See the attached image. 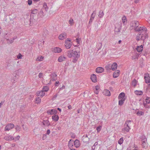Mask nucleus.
Segmentation results:
<instances>
[{"label":"nucleus","mask_w":150,"mask_h":150,"mask_svg":"<svg viewBox=\"0 0 150 150\" xmlns=\"http://www.w3.org/2000/svg\"><path fill=\"white\" fill-rule=\"evenodd\" d=\"M4 102V101H1V103H0V108H1V105H3Z\"/></svg>","instance_id":"nucleus-55"},{"label":"nucleus","mask_w":150,"mask_h":150,"mask_svg":"<svg viewBox=\"0 0 150 150\" xmlns=\"http://www.w3.org/2000/svg\"><path fill=\"white\" fill-rule=\"evenodd\" d=\"M101 126H99L98 127L96 128V130L98 132H99L101 129Z\"/></svg>","instance_id":"nucleus-44"},{"label":"nucleus","mask_w":150,"mask_h":150,"mask_svg":"<svg viewBox=\"0 0 150 150\" xmlns=\"http://www.w3.org/2000/svg\"><path fill=\"white\" fill-rule=\"evenodd\" d=\"M47 137V135L46 134H44L42 137V139L43 140H45Z\"/></svg>","instance_id":"nucleus-52"},{"label":"nucleus","mask_w":150,"mask_h":150,"mask_svg":"<svg viewBox=\"0 0 150 150\" xmlns=\"http://www.w3.org/2000/svg\"><path fill=\"white\" fill-rule=\"evenodd\" d=\"M71 137L73 139L75 137V135L73 133L71 134Z\"/></svg>","instance_id":"nucleus-53"},{"label":"nucleus","mask_w":150,"mask_h":150,"mask_svg":"<svg viewBox=\"0 0 150 150\" xmlns=\"http://www.w3.org/2000/svg\"><path fill=\"white\" fill-rule=\"evenodd\" d=\"M13 81H12L14 83H15L16 81L17 80V78L16 76H15L14 78L12 80Z\"/></svg>","instance_id":"nucleus-51"},{"label":"nucleus","mask_w":150,"mask_h":150,"mask_svg":"<svg viewBox=\"0 0 150 150\" xmlns=\"http://www.w3.org/2000/svg\"><path fill=\"white\" fill-rule=\"evenodd\" d=\"M96 15V11H94L93 13L91 14V16L89 20V24H90L92 23Z\"/></svg>","instance_id":"nucleus-7"},{"label":"nucleus","mask_w":150,"mask_h":150,"mask_svg":"<svg viewBox=\"0 0 150 150\" xmlns=\"http://www.w3.org/2000/svg\"><path fill=\"white\" fill-rule=\"evenodd\" d=\"M4 139L6 141H11L14 140V138L11 135H7L5 136L4 137Z\"/></svg>","instance_id":"nucleus-9"},{"label":"nucleus","mask_w":150,"mask_h":150,"mask_svg":"<svg viewBox=\"0 0 150 150\" xmlns=\"http://www.w3.org/2000/svg\"><path fill=\"white\" fill-rule=\"evenodd\" d=\"M125 99L124 98H122L119 101V105H122Z\"/></svg>","instance_id":"nucleus-32"},{"label":"nucleus","mask_w":150,"mask_h":150,"mask_svg":"<svg viewBox=\"0 0 150 150\" xmlns=\"http://www.w3.org/2000/svg\"><path fill=\"white\" fill-rule=\"evenodd\" d=\"M131 122V120H127L126 121V122L124 126H126L127 127H130V125L129 124V123H130Z\"/></svg>","instance_id":"nucleus-22"},{"label":"nucleus","mask_w":150,"mask_h":150,"mask_svg":"<svg viewBox=\"0 0 150 150\" xmlns=\"http://www.w3.org/2000/svg\"><path fill=\"white\" fill-rule=\"evenodd\" d=\"M148 23L150 24V17L148 19Z\"/></svg>","instance_id":"nucleus-64"},{"label":"nucleus","mask_w":150,"mask_h":150,"mask_svg":"<svg viewBox=\"0 0 150 150\" xmlns=\"http://www.w3.org/2000/svg\"><path fill=\"white\" fill-rule=\"evenodd\" d=\"M137 114L139 116L142 115H143L144 112L142 111H139L137 112Z\"/></svg>","instance_id":"nucleus-48"},{"label":"nucleus","mask_w":150,"mask_h":150,"mask_svg":"<svg viewBox=\"0 0 150 150\" xmlns=\"http://www.w3.org/2000/svg\"><path fill=\"white\" fill-rule=\"evenodd\" d=\"M67 37V34L66 33H63L61 34L59 36V38L60 40H63Z\"/></svg>","instance_id":"nucleus-10"},{"label":"nucleus","mask_w":150,"mask_h":150,"mask_svg":"<svg viewBox=\"0 0 150 150\" xmlns=\"http://www.w3.org/2000/svg\"><path fill=\"white\" fill-rule=\"evenodd\" d=\"M42 74L40 73L39 74L38 76L39 78H41L42 77Z\"/></svg>","instance_id":"nucleus-54"},{"label":"nucleus","mask_w":150,"mask_h":150,"mask_svg":"<svg viewBox=\"0 0 150 150\" xmlns=\"http://www.w3.org/2000/svg\"><path fill=\"white\" fill-rule=\"evenodd\" d=\"M74 144L76 147H79L80 145L79 141L77 139L75 140L74 142Z\"/></svg>","instance_id":"nucleus-19"},{"label":"nucleus","mask_w":150,"mask_h":150,"mask_svg":"<svg viewBox=\"0 0 150 150\" xmlns=\"http://www.w3.org/2000/svg\"><path fill=\"white\" fill-rule=\"evenodd\" d=\"M147 103L149 104L150 103V97H147L146 99Z\"/></svg>","instance_id":"nucleus-47"},{"label":"nucleus","mask_w":150,"mask_h":150,"mask_svg":"<svg viewBox=\"0 0 150 150\" xmlns=\"http://www.w3.org/2000/svg\"><path fill=\"white\" fill-rule=\"evenodd\" d=\"M37 95L38 96H40V97H42L45 95V93L43 91H41L38 92L37 93Z\"/></svg>","instance_id":"nucleus-16"},{"label":"nucleus","mask_w":150,"mask_h":150,"mask_svg":"<svg viewBox=\"0 0 150 150\" xmlns=\"http://www.w3.org/2000/svg\"><path fill=\"white\" fill-rule=\"evenodd\" d=\"M122 22L123 23H125L127 21L126 18L125 16H124L122 18Z\"/></svg>","instance_id":"nucleus-43"},{"label":"nucleus","mask_w":150,"mask_h":150,"mask_svg":"<svg viewBox=\"0 0 150 150\" xmlns=\"http://www.w3.org/2000/svg\"><path fill=\"white\" fill-rule=\"evenodd\" d=\"M135 94L137 95H141L142 94L143 92L141 91H135L134 92Z\"/></svg>","instance_id":"nucleus-26"},{"label":"nucleus","mask_w":150,"mask_h":150,"mask_svg":"<svg viewBox=\"0 0 150 150\" xmlns=\"http://www.w3.org/2000/svg\"><path fill=\"white\" fill-rule=\"evenodd\" d=\"M123 142V138L121 137V138L118 141V143L119 144L121 145L122 144Z\"/></svg>","instance_id":"nucleus-38"},{"label":"nucleus","mask_w":150,"mask_h":150,"mask_svg":"<svg viewBox=\"0 0 150 150\" xmlns=\"http://www.w3.org/2000/svg\"><path fill=\"white\" fill-rule=\"evenodd\" d=\"M59 83V81H57L55 83V86H57L58 85H57V84H58Z\"/></svg>","instance_id":"nucleus-60"},{"label":"nucleus","mask_w":150,"mask_h":150,"mask_svg":"<svg viewBox=\"0 0 150 150\" xmlns=\"http://www.w3.org/2000/svg\"><path fill=\"white\" fill-rule=\"evenodd\" d=\"M57 76V74L55 73H53L51 74V77L52 78L53 81H55V79Z\"/></svg>","instance_id":"nucleus-30"},{"label":"nucleus","mask_w":150,"mask_h":150,"mask_svg":"<svg viewBox=\"0 0 150 150\" xmlns=\"http://www.w3.org/2000/svg\"><path fill=\"white\" fill-rule=\"evenodd\" d=\"M103 93L106 96H109L111 95L110 91L107 89H105L103 91Z\"/></svg>","instance_id":"nucleus-17"},{"label":"nucleus","mask_w":150,"mask_h":150,"mask_svg":"<svg viewBox=\"0 0 150 150\" xmlns=\"http://www.w3.org/2000/svg\"><path fill=\"white\" fill-rule=\"evenodd\" d=\"M57 94H56V95H55L53 97L52 99H55L56 98V97H57Z\"/></svg>","instance_id":"nucleus-57"},{"label":"nucleus","mask_w":150,"mask_h":150,"mask_svg":"<svg viewBox=\"0 0 150 150\" xmlns=\"http://www.w3.org/2000/svg\"><path fill=\"white\" fill-rule=\"evenodd\" d=\"M75 41L76 42H77L78 43H79V39L78 38H77L76 40H75Z\"/></svg>","instance_id":"nucleus-62"},{"label":"nucleus","mask_w":150,"mask_h":150,"mask_svg":"<svg viewBox=\"0 0 150 150\" xmlns=\"http://www.w3.org/2000/svg\"><path fill=\"white\" fill-rule=\"evenodd\" d=\"M140 139H141V141H142L143 140H147V139L146 138L145 136L144 135H142L140 136Z\"/></svg>","instance_id":"nucleus-34"},{"label":"nucleus","mask_w":150,"mask_h":150,"mask_svg":"<svg viewBox=\"0 0 150 150\" xmlns=\"http://www.w3.org/2000/svg\"><path fill=\"white\" fill-rule=\"evenodd\" d=\"M36 103L37 104L40 103L41 101V99L39 97L37 98L36 99Z\"/></svg>","instance_id":"nucleus-37"},{"label":"nucleus","mask_w":150,"mask_h":150,"mask_svg":"<svg viewBox=\"0 0 150 150\" xmlns=\"http://www.w3.org/2000/svg\"><path fill=\"white\" fill-rule=\"evenodd\" d=\"M71 139H70L68 142V146L70 149H71L73 146V143L71 142Z\"/></svg>","instance_id":"nucleus-31"},{"label":"nucleus","mask_w":150,"mask_h":150,"mask_svg":"<svg viewBox=\"0 0 150 150\" xmlns=\"http://www.w3.org/2000/svg\"><path fill=\"white\" fill-rule=\"evenodd\" d=\"M14 127V125L13 123L8 124L5 127V130L9 131L10 130L13 128Z\"/></svg>","instance_id":"nucleus-5"},{"label":"nucleus","mask_w":150,"mask_h":150,"mask_svg":"<svg viewBox=\"0 0 150 150\" xmlns=\"http://www.w3.org/2000/svg\"><path fill=\"white\" fill-rule=\"evenodd\" d=\"M49 89V88L47 86H44L42 88L43 91L44 92H47L48 91Z\"/></svg>","instance_id":"nucleus-35"},{"label":"nucleus","mask_w":150,"mask_h":150,"mask_svg":"<svg viewBox=\"0 0 150 150\" xmlns=\"http://www.w3.org/2000/svg\"><path fill=\"white\" fill-rule=\"evenodd\" d=\"M144 78L146 83H149V85H150V79L149 77L144 76Z\"/></svg>","instance_id":"nucleus-23"},{"label":"nucleus","mask_w":150,"mask_h":150,"mask_svg":"<svg viewBox=\"0 0 150 150\" xmlns=\"http://www.w3.org/2000/svg\"><path fill=\"white\" fill-rule=\"evenodd\" d=\"M139 0H135L134 1V3L136 4H137L139 2Z\"/></svg>","instance_id":"nucleus-63"},{"label":"nucleus","mask_w":150,"mask_h":150,"mask_svg":"<svg viewBox=\"0 0 150 150\" xmlns=\"http://www.w3.org/2000/svg\"><path fill=\"white\" fill-rule=\"evenodd\" d=\"M22 55L20 53H19L17 56V57L18 59H21L22 58Z\"/></svg>","instance_id":"nucleus-49"},{"label":"nucleus","mask_w":150,"mask_h":150,"mask_svg":"<svg viewBox=\"0 0 150 150\" xmlns=\"http://www.w3.org/2000/svg\"><path fill=\"white\" fill-rule=\"evenodd\" d=\"M47 113L48 115H52L56 114L57 113V111L55 109L50 110L47 111Z\"/></svg>","instance_id":"nucleus-8"},{"label":"nucleus","mask_w":150,"mask_h":150,"mask_svg":"<svg viewBox=\"0 0 150 150\" xmlns=\"http://www.w3.org/2000/svg\"><path fill=\"white\" fill-rule=\"evenodd\" d=\"M121 25L122 23H121L117 24L116 25L115 29V34H119L120 30L121 29Z\"/></svg>","instance_id":"nucleus-3"},{"label":"nucleus","mask_w":150,"mask_h":150,"mask_svg":"<svg viewBox=\"0 0 150 150\" xmlns=\"http://www.w3.org/2000/svg\"><path fill=\"white\" fill-rule=\"evenodd\" d=\"M94 93L96 94H98V90H94Z\"/></svg>","instance_id":"nucleus-61"},{"label":"nucleus","mask_w":150,"mask_h":150,"mask_svg":"<svg viewBox=\"0 0 150 150\" xmlns=\"http://www.w3.org/2000/svg\"><path fill=\"white\" fill-rule=\"evenodd\" d=\"M38 10L36 9H34L31 10V13L33 14H35L37 13L38 12Z\"/></svg>","instance_id":"nucleus-39"},{"label":"nucleus","mask_w":150,"mask_h":150,"mask_svg":"<svg viewBox=\"0 0 150 150\" xmlns=\"http://www.w3.org/2000/svg\"><path fill=\"white\" fill-rule=\"evenodd\" d=\"M106 70L109 71L111 69V65L110 64H108L106 65L105 67Z\"/></svg>","instance_id":"nucleus-27"},{"label":"nucleus","mask_w":150,"mask_h":150,"mask_svg":"<svg viewBox=\"0 0 150 150\" xmlns=\"http://www.w3.org/2000/svg\"><path fill=\"white\" fill-rule=\"evenodd\" d=\"M91 79L93 82H96L97 81L96 76L95 74H93L91 75Z\"/></svg>","instance_id":"nucleus-12"},{"label":"nucleus","mask_w":150,"mask_h":150,"mask_svg":"<svg viewBox=\"0 0 150 150\" xmlns=\"http://www.w3.org/2000/svg\"><path fill=\"white\" fill-rule=\"evenodd\" d=\"M43 7L45 9L46 11H47V10L48 8L47 6V4L46 3H44Z\"/></svg>","instance_id":"nucleus-46"},{"label":"nucleus","mask_w":150,"mask_h":150,"mask_svg":"<svg viewBox=\"0 0 150 150\" xmlns=\"http://www.w3.org/2000/svg\"><path fill=\"white\" fill-rule=\"evenodd\" d=\"M125 94L124 93H121L119 95L118 98L119 99L124 98H123L125 97Z\"/></svg>","instance_id":"nucleus-28"},{"label":"nucleus","mask_w":150,"mask_h":150,"mask_svg":"<svg viewBox=\"0 0 150 150\" xmlns=\"http://www.w3.org/2000/svg\"><path fill=\"white\" fill-rule=\"evenodd\" d=\"M139 57V54L136 52H134L133 53V56L132 57V59L134 60L136 59H138Z\"/></svg>","instance_id":"nucleus-14"},{"label":"nucleus","mask_w":150,"mask_h":150,"mask_svg":"<svg viewBox=\"0 0 150 150\" xmlns=\"http://www.w3.org/2000/svg\"><path fill=\"white\" fill-rule=\"evenodd\" d=\"M137 81L136 79H134L132 81V85L135 87L136 86L137 84Z\"/></svg>","instance_id":"nucleus-29"},{"label":"nucleus","mask_w":150,"mask_h":150,"mask_svg":"<svg viewBox=\"0 0 150 150\" xmlns=\"http://www.w3.org/2000/svg\"><path fill=\"white\" fill-rule=\"evenodd\" d=\"M52 118L54 121H57L59 119V117L57 115H55L52 116Z\"/></svg>","instance_id":"nucleus-21"},{"label":"nucleus","mask_w":150,"mask_h":150,"mask_svg":"<svg viewBox=\"0 0 150 150\" xmlns=\"http://www.w3.org/2000/svg\"><path fill=\"white\" fill-rule=\"evenodd\" d=\"M145 38H146L143 36V34L142 33L137 34L136 37V40L137 41L139 40L140 39L144 40Z\"/></svg>","instance_id":"nucleus-6"},{"label":"nucleus","mask_w":150,"mask_h":150,"mask_svg":"<svg viewBox=\"0 0 150 150\" xmlns=\"http://www.w3.org/2000/svg\"><path fill=\"white\" fill-rule=\"evenodd\" d=\"M143 49V46L141 45L140 46H137L136 50L138 52H142Z\"/></svg>","instance_id":"nucleus-18"},{"label":"nucleus","mask_w":150,"mask_h":150,"mask_svg":"<svg viewBox=\"0 0 150 150\" xmlns=\"http://www.w3.org/2000/svg\"><path fill=\"white\" fill-rule=\"evenodd\" d=\"M142 145L143 147L145 148L147 146V142L146 143H142Z\"/></svg>","instance_id":"nucleus-45"},{"label":"nucleus","mask_w":150,"mask_h":150,"mask_svg":"<svg viewBox=\"0 0 150 150\" xmlns=\"http://www.w3.org/2000/svg\"><path fill=\"white\" fill-rule=\"evenodd\" d=\"M67 56L69 58L73 57L74 58L72 60V62L75 63L77 61L78 58L80 57V52H79L74 50H70L67 52Z\"/></svg>","instance_id":"nucleus-2"},{"label":"nucleus","mask_w":150,"mask_h":150,"mask_svg":"<svg viewBox=\"0 0 150 150\" xmlns=\"http://www.w3.org/2000/svg\"><path fill=\"white\" fill-rule=\"evenodd\" d=\"M139 22L136 21H132L130 24V26L129 28L130 30H134L135 31H141L145 32L147 30L146 28L141 27H139Z\"/></svg>","instance_id":"nucleus-1"},{"label":"nucleus","mask_w":150,"mask_h":150,"mask_svg":"<svg viewBox=\"0 0 150 150\" xmlns=\"http://www.w3.org/2000/svg\"><path fill=\"white\" fill-rule=\"evenodd\" d=\"M71 40L67 38L65 42V46L67 49H69L71 47L72 42H71Z\"/></svg>","instance_id":"nucleus-4"},{"label":"nucleus","mask_w":150,"mask_h":150,"mask_svg":"<svg viewBox=\"0 0 150 150\" xmlns=\"http://www.w3.org/2000/svg\"><path fill=\"white\" fill-rule=\"evenodd\" d=\"M15 129L16 131H20L21 128L20 126L18 125H16L15 126Z\"/></svg>","instance_id":"nucleus-41"},{"label":"nucleus","mask_w":150,"mask_h":150,"mask_svg":"<svg viewBox=\"0 0 150 150\" xmlns=\"http://www.w3.org/2000/svg\"><path fill=\"white\" fill-rule=\"evenodd\" d=\"M100 87L98 86H96L95 87V90H98L99 89Z\"/></svg>","instance_id":"nucleus-56"},{"label":"nucleus","mask_w":150,"mask_h":150,"mask_svg":"<svg viewBox=\"0 0 150 150\" xmlns=\"http://www.w3.org/2000/svg\"><path fill=\"white\" fill-rule=\"evenodd\" d=\"M120 72V71L119 70H117L115 71L113 74V77L115 78L118 77L119 75Z\"/></svg>","instance_id":"nucleus-15"},{"label":"nucleus","mask_w":150,"mask_h":150,"mask_svg":"<svg viewBox=\"0 0 150 150\" xmlns=\"http://www.w3.org/2000/svg\"><path fill=\"white\" fill-rule=\"evenodd\" d=\"M104 15V13L103 11L102 10H100L99 12V16L100 18H102Z\"/></svg>","instance_id":"nucleus-33"},{"label":"nucleus","mask_w":150,"mask_h":150,"mask_svg":"<svg viewBox=\"0 0 150 150\" xmlns=\"http://www.w3.org/2000/svg\"><path fill=\"white\" fill-rule=\"evenodd\" d=\"M104 69L101 67H98L97 68L96 70V72L98 73H100L104 71Z\"/></svg>","instance_id":"nucleus-11"},{"label":"nucleus","mask_w":150,"mask_h":150,"mask_svg":"<svg viewBox=\"0 0 150 150\" xmlns=\"http://www.w3.org/2000/svg\"><path fill=\"white\" fill-rule=\"evenodd\" d=\"M66 59V57H65L61 56H60L58 58V61L59 62H62L64 61Z\"/></svg>","instance_id":"nucleus-24"},{"label":"nucleus","mask_w":150,"mask_h":150,"mask_svg":"<svg viewBox=\"0 0 150 150\" xmlns=\"http://www.w3.org/2000/svg\"><path fill=\"white\" fill-rule=\"evenodd\" d=\"M117 65L116 63H114L111 65V69L112 71H115L117 69Z\"/></svg>","instance_id":"nucleus-13"},{"label":"nucleus","mask_w":150,"mask_h":150,"mask_svg":"<svg viewBox=\"0 0 150 150\" xmlns=\"http://www.w3.org/2000/svg\"><path fill=\"white\" fill-rule=\"evenodd\" d=\"M62 50L59 47H56L54 48L53 50V52L55 53H59L61 52Z\"/></svg>","instance_id":"nucleus-20"},{"label":"nucleus","mask_w":150,"mask_h":150,"mask_svg":"<svg viewBox=\"0 0 150 150\" xmlns=\"http://www.w3.org/2000/svg\"><path fill=\"white\" fill-rule=\"evenodd\" d=\"M124 127V130L127 132H129V130L130 129V127H127L126 126ZM123 129H122V130H123Z\"/></svg>","instance_id":"nucleus-42"},{"label":"nucleus","mask_w":150,"mask_h":150,"mask_svg":"<svg viewBox=\"0 0 150 150\" xmlns=\"http://www.w3.org/2000/svg\"><path fill=\"white\" fill-rule=\"evenodd\" d=\"M43 57L42 56H39L37 57L36 60L40 62L41 61L43 60Z\"/></svg>","instance_id":"nucleus-36"},{"label":"nucleus","mask_w":150,"mask_h":150,"mask_svg":"<svg viewBox=\"0 0 150 150\" xmlns=\"http://www.w3.org/2000/svg\"><path fill=\"white\" fill-rule=\"evenodd\" d=\"M28 4L30 5L32 4V0H28Z\"/></svg>","instance_id":"nucleus-50"},{"label":"nucleus","mask_w":150,"mask_h":150,"mask_svg":"<svg viewBox=\"0 0 150 150\" xmlns=\"http://www.w3.org/2000/svg\"><path fill=\"white\" fill-rule=\"evenodd\" d=\"M42 124L44 125H47L48 126H49L50 125V124L49 123V121L48 120H43L42 122Z\"/></svg>","instance_id":"nucleus-25"},{"label":"nucleus","mask_w":150,"mask_h":150,"mask_svg":"<svg viewBox=\"0 0 150 150\" xmlns=\"http://www.w3.org/2000/svg\"><path fill=\"white\" fill-rule=\"evenodd\" d=\"M6 41L7 43L8 44H11L13 42V40H9L8 39H6Z\"/></svg>","instance_id":"nucleus-40"},{"label":"nucleus","mask_w":150,"mask_h":150,"mask_svg":"<svg viewBox=\"0 0 150 150\" xmlns=\"http://www.w3.org/2000/svg\"><path fill=\"white\" fill-rule=\"evenodd\" d=\"M50 133V130L49 129H48L47 130L46 134L49 135Z\"/></svg>","instance_id":"nucleus-59"},{"label":"nucleus","mask_w":150,"mask_h":150,"mask_svg":"<svg viewBox=\"0 0 150 150\" xmlns=\"http://www.w3.org/2000/svg\"><path fill=\"white\" fill-rule=\"evenodd\" d=\"M73 19H72L71 20H70L69 21V23L70 24H71L73 22Z\"/></svg>","instance_id":"nucleus-58"}]
</instances>
